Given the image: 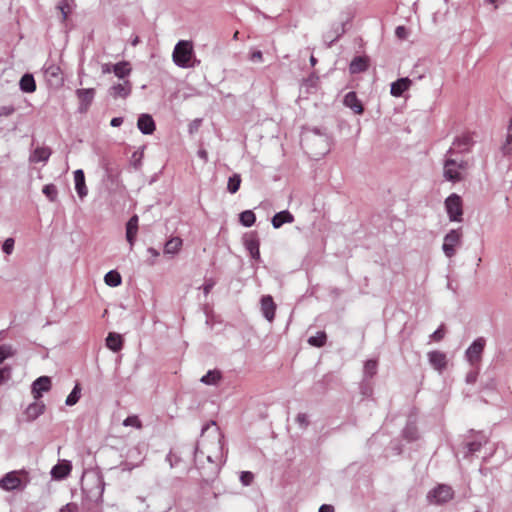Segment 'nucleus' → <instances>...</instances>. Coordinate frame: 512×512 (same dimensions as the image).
Here are the masks:
<instances>
[{
  "mask_svg": "<svg viewBox=\"0 0 512 512\" xmlns=\"http://www.w3.org/2000/svg\"><path fill=\"white\" fill-rule=\"evenodd\" d=\"M222 448V435L216 423L211 421L204 425L201 431V439L195 447L194 457L198 469H204L202 466L204 458L210 464L208 472L202 474L205 480H209L217 475V461L221 458Z\"/></svg>",
  "mask_w": 512,
  "mask_h": 512,
  "instance_id": "1",
  "label": "nucleus"
},
{
  "mask_svg": "<svg viewBox=\"0 0 512 512\" xmlns=\"http://www.w3.org/2000/svg\"><path fill=\"white\" fill-rule=\"evenodd\" d=\"M173 62L181 68H192L200 63L195 59L193 43L188 40H180L172 53Z\"/></svg>",
  "mask_w": 512,
  "mask_h": 512,
  "instance_id": "2",
  "label": "nucleus"
},
{
  "mask_svg": "<svg viewBox=\"0 0 512 512\" xmlns=\"http://www.w3.org/2000/svg\"><path fill=\"white\" fill-rule=\"evenodd\" d=\"M469 168L468 161H457L452 158V155L446 154V159L443 165V176L447 181L460 182L464 179L465 173Z\"/></svg>",
  "mask_w": 512,
  "mask_h": 512,
  "instance_id": "3",
  "label": "nucleus"
},
{
  "mask_svg": "<svg viewBox=\"0 0 512 512\" xmlns=\"http://www.w3.org/2000/svg\"><path fill=\"white\" fill-rule=\"evenodd\" d=\"M146 450L144 444H137L130 448L126 454V461L122 463V470L132 471L134 468L140 467L145 460Z\"/></svg>",
  "mask_w": 512,
  "mask_h": 512,
  "instance_id": "4",
  "label": "nucleus"
},
{
  "mask_svg": "<svg viewBox=\"0 0 512 512\" xmlns=\"http://www.w3.org/2000/svg\"><path fill=\"white\" fill-rule=\"evenodd\" d=\"M454 497V490L446 484H439L427 494V501L430 504L441 505L449 502Z\"/></svg>",
  "mask_w": 512,
  "mask_h": 512,
  "instance_id": "5",
  "label": "nucleus"
},
{
  "mask_svg": "<svg viewBox=\"0 0 512 512\" xmlns=\"http://www.w3.org/2000/svg\"><path fill=\"white\" fill-rule=\"evenodd\" d=\"M474 145L473 134L470 132L462 133L455 137L452 146L447 151V155H453L455 153H468Z\"/></svg>",
  "mask_w": 512,
  "mask_h": 512,
  "instance_id": "6",
  "label": "nucleus"
},
{
  "mask_svg": "<svg viewBox=\"0 0 512 512\" xmlns=\"http://www.w3.org/2000/svg\"><path fill=\"white\" fill-rule=\"evenodd\" d=\"M462 233L460 229H453L448 232L444 237L442 249L444 254L451 258L456 253V247L461 243Z\"/></svg>",
  "mask_w": 512,
  "mask_h": 512,
  "instance_id": "7",
  "label": "nucleus"
},
{
  "mask_svg": "<svg viewBox=\"0 0 512 512\" xmlns=\"http://www.w3.org/2000/svg\"><path fill=\"white\" fill-rule=\"evenodd\" d=\"M486 341L484 338H477L466 350L465 357L473 367L478 366L481 361Z\"/></svg>",
  "mask_w": 512,
  "mask_h": 512,
  "instance_id": "8",
  "label": "nucleus"
},
{
  "mask_svg": "<svg viewBox=\"0 0 512 512\" xmlns=\"http://www.w3.org/2000/svg\"><path fill=\"white\" fill-rule=\"evenodd\" d=\"M445 207L451 221H462V201L459 195L451 194L445 201Z\"/></svg>",
  "mask_w": 512,
  "mask_h": 512,
  "instance_id": "9",
  "label": "nucleus"
},
{
  "mask_svg": "<svg viewBox=\"0 0 512 512\" xmlns=\"http://www.w3.org/2000/svg\"><path fill=\"white\" fill-rule=\"evenodd\" d=\"M20 471H11L6 473L0 479V488L5 491H13L22 488V479L20 478Z\"/></svg>",
  "mask_w": 512,
  "mask_h": 512,
  "instance_id": "10",
  "label": "nucleus"
},
{
  "mask_svg": "<svg viewBox=\"0 0 512 512\" xmlns=\"http://www.w3.org/2000/svg\"><path fill=\"white\" fill-rule=\"evenodd\" d=\"M44 75L50 86L58 87L63 84L61 68L56 64H46Z\"/></svg>",
  "mask_w": 512,
  "mask_h": 512,
  "instance_id": "11",
  "label": "nucleus"
},
{
  "mask_svg": "<svg viewBox=\"0 0 512 512\" xmlns=\"http://www.w3.org/2000/svg\"><path fill=\"white\" fill-rule=\"evenodd\" d=\"M76 94L79 99V108H78L79 112L80 113L87 112L89 109V106L91 105V103L94 99V95H95L94 89L93 88L78 89L76 91Z\"/></svg>",
  "mask_w": 512,
  "mask_h": 512,
  "instance_id": "12",
  "label": "nucleus"
},
{
  "mask_svg": "<svg viewBox=\"0 0 512 512\" xmlns=\"http://www.w3.org/2000/svg\"><path fill=\"white\" fill-rule=\"evenodd\" d=\"M51 385V379L48 376L37 378L31 387L34 399L39 400L43 392H48L51 389Z\"/></svg>",
  "mask_w": 512,
  "mask_h": 512,
  "instance_id": "13",
  "label": "nucleus"
},
{
  "mask_svg": "<svg viewBox=\"0 0 512 512\" xmlns=\"http://www.w3.org/2000/svg\"><path fill=\"white\" fill-rule=\"evenodd\" d=\"M132 90V85L130 81L123 80L120 83L114 84L109 89V94L114 99L117 98H126L130 95Z\"/></svg>",
  "mask_w": 512,
  "mask_h": 512,
  "instance_id": "14",
  "label": "nucleus"
},
{
  "mask_svg": "<svg viewBox=\"0 0 512 512\" xmlns=\"http://www.w3.org/2000/svg\"><path fill=\"white\" fill-rule=\"evenodd\" d=\"M72 470L70 461L62 460L56 464L51 470V476L53 479L62 480L66 478Z\"/></svg>",
  "mask_w": 512,
  "mask_h": 512,
  "instance_id": "15",
  "label": "nucleus"
},
{
  "mask_svg": "<svg viewBox=\"0 0 512 512\" xmlns=\"http://www.w3.org/2000/svg\"><path fill=\"white\" fill-rule=\"evenodd\" d=\"M276 304L273 301V298L270 295L263 296L261 299V311L263 316L269 321L272 322L275 317Z\"/></svg>",
  "mask_w": 512,
  "mask_h": 512,
  "instance_id": "16",
  "label": "nucleus"
},
{
  "mask_svg": "<svg viewBox=\"0 0 512 512\" xmlns=\"http://www.w3.org/2000/svg\"><path fill=\"white\" fill-rule=\"evenodd\" d=\"M412 85V80L408 77L400 78L391 84L390 93L394 97H400Z\"/></svg>",
  "mask_w": 512,
  "mask_h": 512,
  "instance_id": "17",
  "label": "nucleus"
},
{
  "mask_svg": "<svg viewBox=\"0 0 512 512\" xmlns=\"http://www.w3.org/2000/svg\"><path fill=\"white\" fill-rule=\"evenodd\" d=\"M75 189L80 199H83L88 194V188L85 183L84 172L81 169L74 171Z\"/></svg>",
  "mask_w": 512,
  "mask_h": 512,
  "instance_id": "18",
  "label": "nucleus"
},
{
  "mask_svg": "<svg viewBox=\"0 0 512 512\" xmlns=\"http://www.w3.org/2000/svg\"><path fill=\"white\" fill-rule=\"evenodd\" d=\"M429 363L434 369L441 372L447 365L446 355L440 351H431L428 353Z\"/></svg>",
  "mask_w": 512,
  "mask_h": 512,
  "instance_id": "19",
  "label": "nucleus"
},
{
  "mask_svg": "<svg viewBox=\"0 0 512 512\" xmlns=\"http://www.w3.org/2000/svg\"><path fill=\"white\" fill-rule=\"evenodd\" d=\"M137 127L143 134H152L155 130V123L149 114H141L137 121Z\"/></svg>",
  "mask_w": 512,
  "mask_h": 512,
  "instance_id": "20",
  "label": "nucleus"
},
{
  "mask_svg": "<svg viewBox=\"0 0 512 512\" xmlns=\"http://www.w3.org/2000/svg\"><path fill=\"white\" fill-rule=\"evenodd\" d=\"M138 232V217L134 215L126 224V239L132 248Z\"/></svg>",
  "mask_w": 512,
  "mask_h": 512,
  "instance_id": "21",
  "label": "nucleus"
},
{
  "mask_svg": "<svg viewBox=\"0 0 512 512\" xmlns=\"http://www.w3.org/2000/svg\"><path fill=\"white\" fill-rule=\"evenodd\" d=\"M44 410V403L36 400L27 407L25 411V416L28 420L32 421L38 418L41 414H43Z\"/></svg>",
  "mask_w": 512,
  "mask_h": 512,
  "instance_id": "22",
  "label": "nucleus"
},
{
  "mask_svg": "<svg viewBox=\"0 0 512 512\" xmlns=\"http://www.w3.org/2000/svg\"><path fill=\"white\" fill-rule=\"evenodd\" d=\"M344 105L353 110L356 114L363 113V106L358 100L355 92H349L344 97Z\"/></svg>",
  "mask_w": 512,
  "mask_h": 512,
  "instance_id": "23",
  "label": "nucleus"
},
{
  "mask_svg": "<svg viewBox=\"0 0 512 512\" xmlns=\"http://www.w3.org/2000/svg\"><path fill=\"white\" fill-rule=\"evenodd\" d=\"M294 216L287 210L276 213L272 218V225L278 229L285 223H292Z\"/></svg>",
  "mask_w": 512,
  "mask_h": 512,
  "instance_id": "24",
  "label": "nucleus"
},
{
  "mask_svg": "<svg viewBox=\"0 0 512 512\" xmlns=\"http://www.w3.org/2000/svg\"><path fill=\"white\" fill-rule=\"evenodd\" d=\"M51 155V150L48 147H38L30 155V162H46Z\"/></svg>",
  "mask_w": 512,
  "mask_h": 512,
  "instance_id": "25",
  "label": "nucleus"
},
{
  "mask_svg": "<svg viewBox=\"0 0 512 512\" xmlns=\"http://www.w3.org/2000/svg\"><path fill=\"white\" fill-rule=\"evenodd\" d=\"M106 346L114 352L120 351L123 346L122 337L117 333H109L106 338Z\"/></svg>",
  "mask_w": 512,
  "mask_h": 512,
  "instance_id": "26",
  "label": "nucleus"
},
{
  "mask_svg": "<svg viewBox=\"0 0 512 512\" xmlns=\"http://www.w3.org/2000/svg\"><path fill=\"white\" fill-rule=\"evenodd\" d=\"M19 85L20 89L26 93H32L36 90V83L31 74L23 75L20 79Z\"/></svg>",
  "mask_w": 512,
  "mask_h": 512,
  "instance_id": "27",
  "label": "nucleus"
},
{
  "mask_svg": "<svg viewBox=\"0 0 512 512\" xmlns=\"http://www.w3.org/2000/svg\"><path fill=\"white\" fill-rule=\"evenodd\" d=\"M182 247V239L179 237H173L169 239L164 246L165 254H177Z\"/></svg>",
  "mask_w": 512,
  "mask_h": 512,
  "instance_id": "28",
  "label": "nucleus"
},
{
  "mask_svg": "<svg viewBox=\"0 0 512 512\" xmlns=\"http://www.w3.org/2000/svg\"><path fill=\"white\" fill-rule=\"evenodd\" d=\"M245 247L249 251L252 258L258 260L260 258L259 241L255 237H249L245 240Z\"/></svg>",
  "mask_w": 512,
  "mask_h": 512,
  "instance_id": "29",
  "label": "nucleus"
},
{
  "mask_svg": "<svg viewBox=\"0 0 512 512\" xmlns=\"http://www.w3.org/2000/svg\"><path fill=\"white\" fill-rule=\"evenodd\" d=\"M487 440L488 439L484 434H482V433L477 434L475 440L467 443L468 453L473 454V453L479 451L481 449V447L487 443Z\"/></svg>",
  "mask_w": 512,
  "mask_h": 512,
  "instance_id": "30",
  "label": "nucleus"
},
{
  "mask_svg": "<svg viewBox=\"0 0 512 512\" xmlns=\"http://www.w3.org/2000/svg\"><path fill=\"white\" fill-rule=\"evenodd\" d=\"M368 68V60L365 57H356L350 64V72L353 74L363 72Z\"/></svg>",
  "mask_w": 512,
  "mask_h": 512,
  "instance_id": "31",
  "label": "nucleus"
},
{
  "mask_svg": "<svg viewBox=\"0 0 512 512\" xmlns=\"http://www.w3.org/2000/svg\"><path fill=\"white\" fill-rule=\"evenodd\" d=\"M131 72L128 62H119L113 65V73L120 79H124Z\"/></svg>",
  "mask_w": 512,
  "mask_h": 512,
  "instance_id": "32",
  "label": "nucleus"
},
{
  "mask_svg": "<svg viewBox=\"0 0 512 512\" xmlns=\"http://www.w3.org/2000/svg\"><path fill=\"white\" fill-rule=\"evenodd\" d=\"M73 7V0H60L56 8L61 13L62 21L68 18V15L73 11Z\"/></svg>",
  "mask_w": 512,
  "mask_h": 512,
  "instance_id": "33",
  "label": "nucleus"
},
{
  "mask_svg": "<svg viewBox=\"0 0 512 512\" xmlns=\"http://www.w3.org/2000/svg\"><path fill=\"white\" fill-rule=\"evenodd\" d=\"M221 379V373L218 370L208 371L202 378L201 382L206 385H216Z\"/></svg>",
  "mask_w": 512,
  "mask_h": 512,
  "instance_id": "34",
  "label": "nucleus"
},
{
  "mask_svg": "<svg viewBox=\"0 0 512 512\" xmlns=\"http://www.w3.org/2000/svg\"><path fill=\"white\" fill-rule=\"evenodd\" d=\"M105 283L110 287H117L121 284L122 278L117 271H109L104 277Z\"/></svg>",
  "mask_w": 512,
  "mask_h": 512,
  "instance_id": "35",
  "label": "nucleus"
},
{
  "mask_svg": "<svg viewBox=\"0 0 512 512\" xmlns=\"http://www.w3.org/2000/svg\"><path fill=\"white\" fill-rule=\"evenodd\" d=\"M80 396H81V387L80 385L77 383L73 390L71 391V393L67 396L66 398V405L67 406H73L75 405L79 399H80Z\"/></svg>",
  "mask_w": 512,
  "mask_h": 512,
  "instance_id": "36",
  "label": "nucleus"
},
{
  "mask_svg": "<svg viewBox=\"0 0 512 512\" xmlns=\"http://www.w3.org/2000/svg\"><path fill=\"white\" fill-rule=\"evenodd\" d=\"M256 221V216L253 211L246 210L240 214V222L245 227H251Z\"/></svg>",
  "mask_w": 512,
  "mask_h": 512,
  "instance_id": "37",
  "label": "nucleus"
},
{
  "mask_svg": "<svg viewBox=\"0 0 512 512\" xmlns=\"http://www.w3.org/2000/svg\"><path fill=\"white\" fill-rule=\"evenodd\" d=\"M240 184H241V176L236 173V174L232 175L231 177H229L228 183H227V190L230 193L234 194L239 190Z\"/></svg>",
  "mask_w": 512,
  "mask_h": 512,
  "instance_id": "38",
  "label": "nucleus"
},
{
  "mask_svg": "<svg viewBox=\"0 0 512 512\" xmlns=\"http://www.w3.org/2000/svg\"><path fill=\"white\" fill-rule=\"evenodd\" d=\"M42 192L51 202L56 201L58 196V190L54 184L45 185L42 189Z\"/></svg>",
  "mask_w": 512,
  "mask_h": 512,
  "instance_id": "39",
  "label": "nucleus"
},
{
  "mask_svg": "<svg viewBox=\"0 0 512 512\" xmlns=\"http://www.w3.org/2000/svg\"><path fill=\"white\" fill-rule=\"evenodd\" d=\"M326 342V334L323 331L318 332L315 336L308 339V343L315 347H322Z\"/></svg>",
  "mask_w": 512,
  "mask_h": 512,
  "instance_id": "40",
  "label": "nucleus"
},
{
  "mask_svg": "<svg viewBox=\"0 0 512 512\" xmlns=\"http://www.w3.org/2000/svg\"><path fill=\"white\" fill-rule=\"evenodd\" d=\"M16 351L11 345L4 344L0 346V364L3 363L7 358L13 357Z\"/></svg>",
  "mask_w": 512,
  "mask_h": 512,
  "instance_id": "41",
  "label": "nucleus"
},
{
  "mask_svg": "<svg viewBox=\"0 0 512 512\" xmlns=\"http://www.w3.org/2000/svg\"><path fill=\"white\" fill-rule=\"evenodd\" d=\"M377 372V361L376 360H368L364 365V375L366 377H373Z\"/></svg>",
  "mask_w": 512,
  "mask_h": 512,
  "instance_id": "42",
  "label": "nucleus"
},
{
  "mask_svg": "<svg viewBox=\"0 0 512 512\" xmlns=\"http://www.w3.org/2000/svg\"><path fill=\"white\" fill-rule=\"evenodd\" d=\"M123 425L126 426V427L132 426V427H135L137 429H141L142 428V423H141L140 419L138 418V416H136V415L128 416L123 421Z\"/></svg>",
  "mask_w": 512,
  "mask_h": 512,
  "instance_id": "43",
  "label": "nucleus"
},
{
  "mask_svg": "<svg viewBox=\"0 0 512 512\" xmlns=\"http://www.w3.org/2000/svg\"><path fill=\"white\" fill-rule=\"evenodd\" d=\"M501 150L504 155H509L512 153V134L507 133L505 142L502 145Z\"/></svg>",
  "mask_w": 512,
  "mask_h": 512,
  "instance_id": "44",
  "label": "nucleus"
},
{
  "mask_svg": "<svg viewBox=\"0 0 512 512\" xmlns=\"http://www.w3.org/2000/svg\"><path fill=\"white\" fill-rule=\"evenodd\" d=\"M254 479V475L249 471H243L240 474V481L244 486H249Z\"/></svg>",
  "mask_w": 512,
  "mask_h": 512,
  "instance_id": "45",
  "label": "nucleus"
},
{
  "mask_svg": "<svg viewBox=\"0 0 512 512\" xmlns=\"http://www.w3.org/2000/svg\"><path fill=\"white\" fill-rule=\"evenodd\" d=\"M3 252L7 255H10L13 252L14 249V239L13 238H7L2 246Z\"/></svg>",
  "mask_w": 512,
  "mask_h": 512,
  "instance_id": "46",
  "label": "nucleus"
},
{
  "mask_svg": "<svg viewBox=\"0 0 512 512\" xmlns=\"http://www.w3.org/2000/svg\"><path fill=\"white\" fill-rule=\"evenodd\" d=\"M11 377V368L3 367L0 368V385L8 381Z\"/></svg>",
  "mask_w": 512,
  "mask_h": 512,
  "instance_id": "47",
  "label": "nucleus"
},
{
  "mask_svg": "<svg viewBox=\"0 0 512 512\" xmlns=\"http://www.w3.org/2000/svg\"><path fill=\"white\" fill-rule=\"evenodd\" d=\"M444 335L445 331L442 325L431 335V339L434 341H440L443 339Z\"/></svg>",
  "mask_w": 512,
  "mask_h": 512,
  "instance_id": "48",
  "label": "nucleus"
},
{
  "mask_svg": "<svg viewBox=\"0 0 512 512\" xmlns=\"http://www.w3.org/2000/svg\"><path fill=\"white\" fill-rule=\"evenodd\" d=\"M296 422L301 426V427H306L309 423L308 421V416L304 413H300L296 416Z\"/></svg>",
  "mask_w": 512,
  "mask_h": 512,
  "instance_id": "49",
  "label": "nucleus"
},
{
  "mask_svg": "<svg viewBox=\"0 0 512 512\" xmlns=\"http://www.w3.org/2000/svg\"><path fill=\"white\" fill-rule=\"evenodd\" d=\"M395 34L399 39H405L408 35V32L404 26H398L395 30Z\"/></svg>",
  "mask_w": 512,
  "mask_h": 512,
  "instance_id": "50",
  "label": "nucleus"
},
{
  "mask_svg": "<svg viewBox=\"0 0 512 512\" xmlns=\"http://www.w3.org/2000/svg\"><path fill=\"white\" fill-rule=\"evenodd\" d=\"M215 282L212 279L206 280V282L203 285V292L205 295H207L211 289L214 287Z\"/></svg>",
  "mask_w": 512,
  "mask_h": 512,
  "instance_id": "51",
  "label": "nucleus"
},
{
  "mask_svg": "<svg viewBox=\"0 0 512 512\" xmlns=\"http://www.w3.org/2000/svg\"><path fill=\"white\" fill-rule=\"evenodd\" d=\"M478 373L476 371H471L466 375V382L468 384H473L477 380Z\"/></svg>",
  "mask_w": 512,
  "mask_h": 512,
  "instance_id": "52",
  "label": "nucleus"
},
{
  "mask_svg": "<svg viewBox=\"0 0 512 512\" xmlns=\"http://www.w3.org/2000/svg\"><path fill=\"white\" fill-rule=\"evenodd\" d=\"M14 112V108L12 106H3L0 109V116H9Z\"/></svg>",
  "mask_w": 512,
  "mask_h": 512,
  "instance_id": "53",
  "label": "nucleus"
},
{
  "mask_svg": "<svg viewBox=\"0 0 512 512\" xmlns=\"http://www.w3.org/2000/svg\"><path fill=\"white\" fill-rule=\"evenodd\" d=\"M263 59V55L261 51H254L250 55V60L253 62H261Z\"/></svg>",
  "mask_w": 512,
  "mask_h": 512,
  "instance_id": "54",
  "label": "nucleus"
},
{
  "mask_svg": "<svg viewBox=\"0 0 512 512\" xmlns=\"http://www.w3.org/2000/svg\"><path fill=\"white\" fill-rule=\"evenodd\" d=\"M313 137H314V140H319L322 143H325L327 145L328 138L325 134H319L318 132H316Z\"/></svg>",
  "mask_w": 512,
  "mask_h": 512,
  "instance_id": "55",
  "label": "nucleus"
},
{
  "mask_svg": "<svg viewBox=\"0 0 512 512\" xmlns=\"http://www.w3.org/2000/svg\"><path fill=\"white\" fill-rule=\"evenodd\" d=\"M123 123L122 117H115L111 120L110 125L112 127H119Z\"/></svg>",
  "mask_w": 512,
  "mask_h": 512,
  "instance_id": "56",
  "label": "nucleus"
},
{
  "mask_svg": "<svg viewBox=\"0 0 512 512\" xmlns=\"http://www.w3.org/2000/svg\"><path fill=\"white\" fill-rule=\"evenodd\" d=\"M113 72V65L112 64H109V63H105L102 65V73L103 74H108V73H111Z\"/></svg>",
  "mask_w": 512,
  "mask_h": 512,
  "instance_id": "57",
  "label": "nucleus"
},
{
  "mask_svg": "<svg viewBox=\"0 0 512 512\" xmlns=\"http://www.w3.org/2000/svg\"><path fill=\"white\" fill-rule=\"evenodd\" d=\"M319 512H334V508L331 505L323 504L319 508Z\"/></svg>",
  "mask_w": 512,
  "mask_h": 512,
  "instance_id": "58",
  "label": "nucleus"
},
{
  "mask_svg": "<svg viewBox=\"0 0 512 512\" xmlns=\"http://www.w3.org/2000/svg\"><path fill=\"white\" fill-rule=\"evenodd\" d=\"M198 156H199L201 159H203L205 162L208 160V153H207V151H206V150H204V149H200V150L198 151Z\"/></svg>",
  "mask_w": 512,
  "mask_h": 512,
  "instance_id": "59",
  "label": "nucleus"
},
{
  "mask_svg": "<svg viewBox=\"0 0 512 512\" xmlns=\"http://www.w3.org/2000/svg\"><path fill=\"white\" fill-rule=\"evenodd\" d=\"M148 253L151 254L154 258H157L159 256V251H157L156 249L150 247L148 248Z\"/></svg>",
  "mask_w": 512,
  "mask_h": 512,
  "instance_id": "60",
  "label": "nucleus"
},
{
  "mask_svg": "<svg viewBox=\"0 0 512 512\" xmlns=\"http://www.w3.org/2000/svg\"><path fill=\"white\" fill-rule=\"evenodd\" d=\"M507 133L512 134V118L509 121V124L507 127Z\"/></svg>",
  "mask_w": 512,
  "mask_h": 512,
  "instance_id": "61",
  "label": "nucleus"
},
{
  "mask_svg": "<svg viewBox=\"0 0 512 512\" xmlns=\"http://www.w3.org/2000/svg\"><path fill=\"white\" fill-rule=\"evenodd\" d=\"M310 63L312 66H315L317 63V59L313 55L310 57Z\"/></svg>",
  "mask_w": 512,
  "mask_h": 512,
  "instance_id": "62",
  "label": "nucleus"
},
{
  "mask_svg": "<svg viewBox=\"0 0 512 512\" xmlns=\"http://www.w3.org/2000/svg\"><path fill=\"white\" fill-rule=\"evenodd\" d=\"M138 42H139V38H138V37H135V38L133 39V41H132V45H133V46H136V45L138 44Z\"/></svg>",
  "mask_w": 512,
  "mask_h": 512,
  "instance_id": "63",
  "label": "nucleus"
},
{
  "mask_svg": "<svg viewBox=\"0 0 512 512\" xmlns=\"http://www.w3.org/2000/svg\"><path fill=\"white\" fill-rule=\"evenodd\" d=\"M238 34H239V32H238V31H236V32L234 33L233 38H234V39H237V38H238Z\"/></svg>",
  "mask_w": 512,
  "mask_h": 512,
  "instance_id": "64",
  "label": "nucleus"
}]
</instances>
